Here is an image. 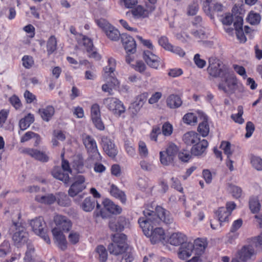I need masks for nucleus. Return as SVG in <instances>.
I'll list each match as a JSON object with an SVG mask.
<instances>
[{
	"mask_svg": "<svg viewBox=\"0 0 262 262\" xmlns=\"http://www.w3.org/2000/svg\"><path fill=\"white\" fill-rule=\"evenodd\" d=\"M153 209L152 206H148L143 212L144 216L139 219L138 223L144 234L149 237L151 243L155 244L165 240L166 237L163 229L156 226L161 222L170 224L172 219L169 212L160 206H157L155 211Z\"/></svg>",
	"mask_w": 262,
	"mask_h": 262,
	"instance_id": "nucleus-1",
	"label": "nucleus"
},
{
	"mask_svg": "<svg viewBox=\"0 0 262 262\" xmlns=\"http://www.w3.org/2000/svg\"><path fill=\"white\" fill-rule=\"evenodd\" d=\"M108 65L104 68V78L106 83L102 85V90L107 92L110 95H113V90L119 87L120 83L118 80L113 76L115 70L116 62L114 58L110 57L107 60Z\"/></svg>",
	"mask_w": 262,
	"mask_h": 262,
	"instance_id": "nucleus-2",
	"label": "nucleus"
},
{
	"mask_svg": "<svg viewBox=\"0 0 262 262\" xmlns=\"http://www.w3.org/2000/svg\"><path fill=\"white\" fill-rule=\"evenodd\" d=\"M112 242L108 246V250L111 254L118 255L124 253L127 248L126 235L123 233H116L112 235Z\"/></svg>",
	"mask_w": 262,
	"mask_h": 262,
	"instance_id": "nucleus-3",
	"label": "nucleus"
},
{
	"mask_svg": "<svg viewBox=\"0 0 262 262\" xmlns=\"http://www.w3.org/2000/svg\"><path fill=\"white\" fill-rule=\"evenodd\" d=\"M224 79L219 83L218 89L223 91L225 93L228 95L234 94L237 90H240L242 84H240L235 76L228 74L224 77Z\"/></svg>",
	"mask_w": 262,
	"mask_h": 262,
	"instance_id": "nucleus-4",
	"label": "nucleus"
},
{
	"mask_svg": "<svg viewBox=\"0 0 262 262\" xmlns=\"http://www.w3.org/2000/svg\"><path fill=\"white\" fill-rule=\"evenodd\" d=\"M82 142L89 155V159L92 161H101L102 157L98 151L95 140L90 135L82 136Z\"/></svg>",
	"mask_w": 262,
	"mask_h": 262,
	"instance_id": "nucleus-5",
	"label": "nucleus"
},
{
	"mask_svg": "<svg viewBox=\"0 0 262 262\" xmlns=\"http://www.w3.org/2000/svg\"><path fill=\"white\" fill-rule=\"evenodd\" d=\"M12 235V240L15 244H19L27 238L28 233L26 227L21 223L12 221V224L9 230Z\"/></svg>",
	"mask_w": 262,
	"mask_h": 262,
	"instance_id": "nucleus-6",
	"label": "nucleus"
},
{
	"mask_svg": "<svg viewBox=\"0 0 262 262\" xmlns=\"http://www.w3.org/2000/svg\"><path fill=\"white\" fill-rule=\"evenodd\" d=\"M103 102L106 108L117 117L125 112L123 103L118 98L107 97L103 99Z\"/></svg>",
	"mask_w": 262,
	"mask_h": 262,
	"instance_id": "nucleus-7",
	"label": "nucleus"
},
{
	"mask_svg": "<svg viewBox=\"0 0 262 262\" xmlns=\"http://www.w3.org/2000/svg\"><path fill=\"white\" fill-rule=\"evenodd\" d=\"M62 169L58 166L54 167L52 171V176L56 179L59 180L65 184L69 182V173L72 172L69 161L66 159H62L61 161Z\"/></svg>",
	"mask_w": 262,
	"mask_h": 262,
	"instance_id": "nucleus-8",
	"label": "nucleus"
},
{
	"mask_svg": "<svg viewBox=\"0 0 262 262\" xmlns=\"http://www.w3.org/2000/svg\"><path fill=\"white\" fill-rule=\"evenodd\" d=\"M95 21L110 40L117 41L121 37V35L119 31L105 19L100 18Z\"/></svg>",
	"mask_w": 262,
	"mask_h": 262,
	"instance_id": "nucleus-9",
	"label": "nucleus"
},
{
	"mask_svg": "<svg viewBox=\"0 0 262 262\" xmlns=\"http://www.w3.org/2000/svg\"><path fill=\"white\" fill-rule=\"evenodd\" d=\"M178 147L174 144L168 146L165 150L160 152L161 163L165 166L170 165L173 162V158L177 152Z\"/></svg>",
	"mask_w": 262,
	"mask_h": 262,
	"instance_id": "nucleus-10",
	"label": "nucleus"
},
{
	"mask_svg": "<svg viewBox=\"0 0 262 262\" xmlns=\"http://www.w3.org/2000/svg\"><path fill=\"white\" fill-rule=\"evenodd\" d=\"M154 51L144 50L143 58L146 64L150 68L158 69L164 66V62L160 58L153 53Z\"/></svg>",
	"mask_w": 262,
	"mask_h": 262,
	"instance_id": "nucleus-11",
	"label": "nucleus"
},
{
	"mask_svg": "<svg viewBox=\"0 0 262 262\" xmlns=\"http://www.w3.org/2000/svg\"><path fill=\"white\" fill-rule=\"evenodd\" d=\"M102 148L107 155L111 158H115L117 154L118 150L114 141L106 136L101 137L100 142Z\"/></svg>",
	"mask_w": 262,
	"mask_h": 262,
	"instance_id": "nucleus-12",
	"label": "nucleus"
},
{
	"mask_svg": "<svg viewBox=\"0 0 262 262\" xmlns=\"http://www.w3.org/2000/svg\"><path fill=\"white\" fill-rule=\"evenodd\" d=\"M155 10L154 7H150L145 4V7L140 5L134 7L130 10V13L135 19H142L148 17Z\"/></svg>",
	"mask_w": 262,
	"mask_h": 262,
	"instance_id": "nucleus-13",
	"label": "nucleus"
},
{
	"mask_svg": "<svg viewBox=\"0 0 262 262\" xmlns=\"http://www.w3.org/2000/svg\"><path fill=\"white\" fill-rule=\"evenodd\" d=\"M53 221L56 226L54 228H57L61 232H68L72 228L71 221L64 215L56 214L54 216Z\"/></svg>",
	"mask_w": 262,
	"mask_h": 262,
	"instance_id": "nucleus-14",
	"label": "nucleus"
},
{
	"mask_svg": "<svg viewBox=\"0 0 262 262\" xmlns=\"http://www.w3.org/2000/svg\"><path fill=\"white\" fill-rule=\"evenodd\" d=\"M80 35L82 37V44L88 53V56L90 58H93L97 60H100L101 56L95 50L93 40L85 35L82 34H80Z\"/></svg>",
	"mask_w": 262,
	"mask_h": 262,
	"instance_id": "nucleus-15",
	"label": "nucleus"
},
{
	"mask_svg": "<svg viewBox=\"0 0 262 262\" xmlns=\"http://www.w3.org/2000/svg\"><path fill=\"white\" fill-rule=\"evenodd\" d=\"M203 3V8L204 12L211 17L214 13L221 12L223 10L222 4L212 2V0H201Z\"/></svg>",
	"mask_w": 262,
	"mask_h": 262,
	"instance_id": "nucleus-16",
	"label": "nucleus"
},
{
	"mask_svg": "<svg viewBox=\"0 0 262 262\" xmlns=\"http://www.w3.org/2000/svg\"><path fill=\"white\" fill-rule=\"evenodd\" d=\"M207 71L209 74L212 77L222 78L225 77L229 72L227 68H221L219 62L210 63Z\"/></svg>",
	"mask_w": 262,
	"mask_h": 262,
	"instance_id": "nucleus-17",
	"label": "nucleus"
},
{
	"mask_svg": "<svg viewBox=\"0 0 262 262\" xmlns=\"http://www.w3.org/2000/svg\"><path fill=\"white\" fill-rule=\"evenodd\" d=\"M121 40L127 54H134L136 51V43L134 38L126 33L121 36Z\"/></svg>",
	"mask_w": 262,
	"mask_h": 262,
	"instance_id": "nucleus-18",
	"label": "nucleus"
},
{
	"mask_svg": "<svg viewBox=\"0 0 262 262\" xmlns=\"http://www.w3.org/2000/svg\"><path fill=\"white\" fill-rule=\"evenodd\" d=\"M85 178L83 176H78L76 178L75 181L71 185L68 193L70 196L74 197L85 189L84 183Z\"/></svg>",
	"mask_w": 262,
	"mask_h": 262,
	"instance_id": "nucleus-19",
	"label": "nucleus"
},
{
	"mask_svg": "<svg viewBox=\"0 0 262 262\" xmlns=\"http://www.w3.org/2000/svg\"><path fill=\"white\" fill-rule=\"evenodd\" d=\"M21 152L42 162H47L49 160V157L45 152L41 151L36 149L25 148L22 149Z\"/></svg>",
	"mask_w": 262,
	"mask_h": 262,
	"instance_id": "nucleus-20",
	"label": "nucleus"
},
{
	"mask_svg": "<svg viewBox=\"0 0 262 262\" xmlns=\"http://www.w3.org/2000/svg\"><path fill=\"white\" fill-rule=\"evenodd\" d=\"M255 254L254 249L250 245L244 246L237 253L239 259L244 262L250 259Z\"/></svg>",
	"mask_w": 262,
	"mask_h": 262,
	"instance_id": "nucleus-21",
	"label": "nucleus"
},
{
	"mask_svg": "<svg viewBox=\"0 0 262 262\" xmlns=\"http://www.w3.org/2000/svg\"><path fill=\"white\" fill-rule=\"evenodd\" d=\"M52 232L59 248L63 251L65 250L67 248L68 243L62 232L58 230L57 228H53Z\"/></svg>",
	"mask_w": 262,
	"mask_h": 262,
	"instance_id": "nucleus-22",
	"label": "nucleus"
},
{
	"mask_svg": "<svg viewBox=\"0 0 262 262\" xmlns=\"http://www.w3.org/2000/svg\"><path fill=\"white\" fill-rule=\"evenodd\" d=\"M30 225L34 232L37 235L42 234L43 231L46 230V223L43 218L41 216L36 217L35 219L31 220Z\"/></svg>",
	"mask_w": 262,
	"mask_h": 262,
	"instance_id": "nucleus-23",
	"label": "nucleus"
},
{
	"mask_svg": "<svg viewBox=\"0 0 262 262\" xmlns=\"http://www.w3.org/2000/svg\"><path fill=\"white\" fill-rule=\"evenodd\" d=\"M96 205L97 209L100 208V205L95 199L89 196L86 198L80 204V208L85 212L92 211Z\"/></svg>",
	"mask_w": 262,
	"mask_h": 262,
	"instance_id": "nucleus-24",
	"label": "nucleus"
},
{
	"mask_svg": "<svg viewBox=\"0 0 262 262\" xmlns=\"http://www.w3.org/2000/svg\"><path fill=\"white\" fill-rule=\"evenodd\" d=\"M208 146V141L205 139L201 140L195 143L191 148V154L195 156L202 155Z\"/></svg>",
	"mask_w": 262,
	"mask_h": 262,
	"instance_id": "nucleus-25",
	"label": "nucleus"
},
{
	"mask_svg": "<svg viewBox=\"0 0 262 262\" xmlns=\"http://www.w3.org/2000/svg\"><path fill=\"white\" fill-rule=\"evenodd\" d=\"M201 119H202V121L199 124L197 130L199 135H201L203 137H206L209 135L210 132L208 117L206 115L203 114Z\"/></svg>",
	"mask_w": 262,
	"mask_h": 262,
	"instance_id": "nucleus-26",
	"label": "nucleus"
},
{
	"mask_svg": "<svg viewBox=\"0 0 262 262\" xmlns=\"http://www.w3.org/2000/svg\"><path fill=\"white\" fill-rule=\"evenodd\" d=\"M72 165L73 168L77 173H84L88 168V167L84 165V160L81 155H78L74 158Z\"/></svg>",
	"mask_w": 262,
	"mask_h": 262,
	"instance_id": "nucleus-27",
	"label": "nucleus"
},
{
	"mask_svg": "<svg viewBox=\"0 0 262 262\" xmlns=\"http://www.w3.org/2000/svg\"><path fill=\"white\" fill-rule=\"evenodd\" d=\"M38 112L43 121L49 122L54 115L55 111L53 106L48 105L45 107L39 108Z\"/></svg>",
	"mask_w": 262,
	"mask_h": 262,
	"instance_id": "nucleus-28",
	"label": "nucleus"
},
{
	"mask_svg": "<svg viewBox=\"0 0 262 262\" xmlns=\"http://www.w3.org/2000/svg\"><path fill=\"white\" fill-rule=\"evenodd\" d=\"M194 250L193 244L191 243H184L181 246V249L179 252V257L182 259H185L190 257Z\"/></svg>",
	"mask_w": 262,
	"mask_h": 262,
	"instance_id": "nucleus-29",
	"label": "nucleus"
},
{
	"mask_svg": "<svg viewBox=\"0 0 262 262\" xmlns=\"http://www.w3.org/2000/svg\"><path fill=\"white\" fill-rule=\"evenodd\" d=\"M183 141L187 145H193L200 139L199 134L194 131L186 133L183 136Z\"/></svg>",
	"mask_w": 262,
	"mask_h": 262,
	"instance_id": "nucleus-30",
	"label": "nucleus"
},
{
	"mask_svg": "<svg viewBox=\"0 0 262 262\" xmlns=\"http://www.w3.org/2000/svg\"><path fill=\"white\" fill-rule=\"evenodd\" d=\"M207 245L208 243L206 238H198L195 239L194 241L193 246L196 254L198 255L202 254L207 247Z\"/></svg>",
	"mask_w": 262,
	"mask_h": 262,
	"instance_id": "nucleus-31",
	"label": "nucleus"
},
{
	"mask_svg": "<svg viewBox=\"0 0 262 262\" xmlns=\"http://www.w3.org/2000/svg\"><path fill=\"white\" fill-rule=\"evenodd\" d=\"M110 193L112 196L119 200L122 204H125L126 196L124 192L120 190L115 185L112 184Z\"/></svg>",
	"mask_w": 262,
	"mask_h": 262,
	"instance_id": "nucleus-32",
	"label": "nucleus"
},
{
	"mask_svg": "<svg viewBox=\"0 0 262 262\" xmlns=\"http://www.w3.org/2000/svg\"><path fill=\"white\" fill-rule=\"evenodd\" d=\"M186 240V236L181 232L172 233L169 238V243L174 246L182 245Z\"/></svg>",
	"mask_w": 262,
	"mask_h": 262,
	"instance_id": "nucleus-33",
	"label": "nucleus"
},
{
	"mask_svg": "<svg viewBox=\"0 0 262 262\" xmlns=\"http://www.w3.org/2000/svg\"><path fill=\"white\" fill-rule=\"evenodd\" d=\"M35 200L41 204L51 205L56 202V196L52 193L48 194L46 195H37L35 196Z\"/></svg>",
	"mask_w": 262,
	"mask_h": 262,
	"instance_id": "nucleus-34",
	"label": "nucleus"
},
{
	"mask_svg": "<svg viewBox=\"0 0 262 262\" xmlns=\"http://www.w3.org/2000/svg\"><path fill=\"white\" fill-rule=\"evenodd\" d=\"M103 204L104 208L112 214H119L122 212L121 207L110 200H105L103 202Z\"/></svg>",
	"mask_w": 262,
	"mask_h": 262,
	"instance_id": "nucleus-35",
	"label": "nucleus"
},
{
	"mask_svg": "<svg viewBox=\"0 0 262 262\" xmlns=\"http://www.w3.org/2000/svg\"><path fill=\"white\" fill-rule=\"evenodd\" d=\"M182 103L181 98L177 95H170L166 100L167 105L170 108H178L181 105Z\"/></svg>",
	"mask_w": 262,
	"mask_h": 262,
	"instance_id": "nucleus-36",
	"label": "nucleus"
},
{
	"mask_svg": "<svg viewBox=\"0 0 262 262\" xmlns=\"http://www.w3.org/2000/svg\"><path fill=\"white\" fill-rule=\"evenodd\" d=\"M215 215L218 219V221L220 223V226L222 225V223L228 222L229 217L230 216V213L227 211L226 209L224 207H220L215 212Z\"/></svg>",
	"mask_w": 262,
	"mask_h": 262,
	"instance_id": "nucleus-37",
	"label": "nucleus"
},
{
	"mask_svg": "<svg viewBox=\"0 0 262 262\" xmlns=\"http://www.w3.org/2000/svg\"><path fill=\"white\" fill-rule=\"evenodd\" d=\"M34 121L33 114L29 113L24 118L21 119L19 122V126L21 130H24L28 128L30 125Z\"/></svg>",
	"mask_w": 262,
	"mask_h": 262,
	"instance_id": "nucleus-38",
	"label": "nucleus"
},
{
	"mask_svg": "<svg viewBox=\"0 0 262 262\" xmlns=\"http://www.w3.org/2000/svg\"><path fill=\"white\" fill-rule=\"evenodd\" d=\"M148 97L147 92H144L139 95L136 98V100L133 103V106L136 110H139L146 101Z\"/></svg>",
	"mask_w": 262,
	"mask_h": 262,
	"instance_id": "nucleus-39",
	"label": "nucleus"
},
{
	"mask_svg": "<svg viewBox=\"0 0 262 262\" xmlns=\"http://www.w3.org/2000/svg\"><path fill=\"white\" fill-rule=\"evenodd\" d=\"M57 48V41L54 35L51 36L47 43V52L48 56L52 54Z\"/></svg>",
	"mask_w": 262,
	"mask_h": 262,
	"instance_id": "nucleus-40",
	"label": "nucleus"
},
{
	"mask_svg": "<svg viewBox=\"0 0 262 262\" xmlns=\"http://www.w3.org/2000/svg\"><path fill=\"white\" fill-rule=\"evenodd\" d=\"M108 226L112 231L115 232L122 231L124 228L123 221L121 219L111 220L109 222Z\"/></svg>",
	"mask_w": 262,
	"mask_h": 262,
	"instance_id": "nucleus-41",
	"label": "nucleus"
},
{
	"mask_svg": "<svg viewBox=\"0 0 262 262\" xmlns=\"http://www.w3.org/2000/svg\"><path fill=\"white\" fill-rule=\"evenodd\" d=\"M56 202L58 204L61 206H69L70 205L71 201L68 196L64 193L58 192L56 193Z\"/></svg>",
	"mask_w": 262,
	"mask_h": 262,
	"instance_id": "nucleus-42",
	"label": "nucleus"
},
{
	"mask_svg": "<svg viewBox=\"0 0 262 262\" xmlns=\"http://www.w3.org/2000/svg\"><path fill=\"white\" fill-rule=\"evenodd\" d=\"M96 252L99 255L98 259L100 262H105L107 259V252L104 246L98 245L96 249Z\"/></svg>",
	"mask_w": 262,
	"mask_h": 262,
	"instance_id": "nucleus-43",
	"label": "nucleus"
},
{
	"mask_svg": "<svg viewBox=\"0 0 262 262\" xmlns=\"http://www.w3.org/2000/svg\"><path fill=\"white\" fill-rule=\"evenodd\" d=\"M183 120L185 123L194 125L198 122V117L194 113H188L184 116Z\"/></svg>",
	"mask_w": 262,
	"mask_h": 262,
	"instance_id": "nucleus-44",
	"label": "nucleus"
},
{
	"mask_svg": "<svg viewBox=\"0 0 262 262\" xmlns=\"http://www.w3.org/2000/svg\"><path fill=\"white\" fill-rule=\"evenodd\" d=\"M192 155L191 151L187 149H182L178 152V158L182 162H188L191 158Z\"/></svg>",
	"mask_w": 262,
	"mask_h": 262,
	"instance_id": "nucleus-45",
	"label": "nucleus"
},
{
	"mask_svg": "<svg viewBox=\"0 0 262 262\" xmlns=\"http://www.w3.org/2000/svg\"><path fill=\"white\" fill-rule=\"evenodd\" d=\"M249 208L253 213L258 212L260 208V204L258 200L256 198H250L249 202Z\"/></svg>",
	"mask_w": 262,
	"mask_h": 262,
	"instance_id": "nucleus-46",
	"label": "nucleus"
},
{
	"mask_svg": "<svg viewBox=\"0 0 262 262\" xmlns=\"http://www.w3.org/2000/svg\"><path fill=\"white\" fill-rule=\"evenodd\" d=\"M138 152L142 158H146L148 156V150L146 143L143 141L138 143Z\"/></svg>",
	"mask_w": 262,
	"mask_h": 262,
	"instance_id": "nucleus-47",
	"label": "nucleus"
},
{
	"mask_svg": "<svg viewBox=\"0 0 262 262\" xmlns=\"http://www.w3.org/2000/svg\"><path fill=\"white\" fill-rule=\"evenodd\" d=\"M250 159L252 166L257 170L262 171V159L259 157L252 155Z\"/></svg>",
	"mask_w": 262,
	"mask_h": 262,
	"instance_id": "nucleus-48",
	"label": "nucleus"
},
{
	"mask_svg": "<svg viewBox=\"0 0 262 262\" xmlns=\"http://www.w3.org/2000/svg\"><path fill=\"white\" fill-rule=\"evenodd\" d=\"M228 190L234 198L238 199L242 195V189L238 186L230 184Z\"/></svg>",
	"mask_w": 262,
	"mask_h": 262,
	"instance_id": "nucleus-49",
	"label": "nucleus"
},
{
	"mask_svg": "<svg viewBox=\"0 0 262 262\" xmlns=\"http://www.w3.org/2000/svg\"><path fill=\"white\" fill-rule=\"evenodd\" d=\"M237 111L238 113L236 114H232L231 117L236 123L242 124L244 122V119L242 117L243 114V106H238Z\"/></svg>",
	"mask_w": 262,
	"mask_h": 262,
	"instance_id": "nucleus-50",
	"label": "nucleus"
},
{
	"mask_svg": "<svg viewBox=\"0 0 262 262\" xmlns=\"http://www.w3.org/2000/svg\"><path fill=\"white\" fill-rule=\"evenodd\" d=\"M161 133L166 137H169L171 135L173 132V126L168 121H167L162 125Z\"/></svg>",
	"mask_w": 262,
	"mask_h": 262,
	"instance_id": "nucleus-51",
	"label": "nucleus"
},
{
	"mask_svg": "<svg viewBox=\"0 0 262 262\" xmlns=\"http://www.w3.org/2000/svg\"><path fill=\"white\" fill-rule=\"evenodd\" d=\"M9 101L16 110H19L23 106V104L20 99L15 94L13 95L9 98Z\"/></svg>",
	"mask_w": 262,
	"mask_h": 262,
	"instance_id": "nucleus-52",
	"label": "nucleus"
},
{
	"mask_svg": "<svg viewBox=\"0 0 262 262\" xmlns=\"http://www.w3.org/2000/svg\"><path fill=\"white\" fill-rule=\"evenodd\" d=\"M261 19L260 15L258 13L251 12L249 13L248 17V21L251 25L258 24Z\"/></svg>",
	"mask_w": 262,
	"mask_h": 262,
	"instance_id": "nucleus-53",
	"label": "nucleus"
},
{
	"mask_svg": "<svg viewBox=\"0 0 262 262\" xmlns=\"http://www.w3.org/2000/svg\"><path fill=\"white\" fill-rule=\"evenodd\" d=\"M158 43L160 46L167 51L170 50L172 48V45L169 42L168 38L165 36L160 37L158 40Z\"/></svg>",
	"mask_w": 262,
	"mask_h": 262,
	"instance_id": "nucleus-54",
	"label": "nucleus"
},
{
	"mask_svg": "<svg viewBox=\"0 0 262 262\" xmlns=\"http://www.w3.org/2000/svg\"><path fill=\"white\" fill-rule=\"evenodd\" d=\"M24 97L27 104L36 103L37 101L36 96L27 90L25 91Z\"/></svg>",
	"mask_w": 262,
	"mask_h": 262,
	"instance_id": "nucleus-55",
	"label": "nucleus"
},
{
	"mask_svg": "<svg viewBox=\"0 0 262 262\" xmlns=\"http://www.w3.org/2000/svg\"><path fill=\"white\" fill-rule=\"evenodd\" d=\"M220 148L224 151L227 158H229L232 154L231 150V144L229 141H223L221 142Z\"/></svg>",
	"mask_w": 262,
	"mask_h": 262,
	"instance_id": "nucleus-56",
	"label": "nucleus"
},
{
	"mask_svg": "<svg viewBox=\"0 0 262 262\" xmlns=\"http://www.w3.org/2000/svg\"><path fill=\"white\" fill-rule=\"evenodd\" d=\"M161 134V130L160 127L158 125L154 126L149 135L150 140L157 142L158 136Z\"/></svg>",
	"mask_w": 262,
	"mask_h": 262,
	"instance_id": "nucleus-57",
	"label": "nucleus"
},
{
	"mask_svg": "<svg viewBox=\"0 0 262 262\" xmlns=\"http://www.w3.org/2000/svg\"><path fill=\"white\" fill-rule=\"evenodd\" d=\"M91 116L92 119L100 117V107L98 104L95 103L92 105L91 108Z\"/></svg>",
	"mask_w": 262,
	"mask_h": 262,
	"instance_id": "nucleus-58",
	"label": "nucleus"
},
{
	"mask_svg": "<svg viewBox=\"0 0 262 262\" xmlns=\"http://www.w3.org/2000/svg\"><path fill=\"white\" fill-rule=\"evenodd\" d=\"M23 65L27 69H30L34 64L33 57L28 55H25L22 58Z\"/></svg>",
	"mask_w": 262,
	"mask_h": 262,
	"instance_id": "nucleus-59",
	"label": "nucleus"
},
{
	"mask_svg": "<svg viewBox=\"0 0 262 262\" xmlns=\"http://www.w3.org/2000/svg\"><path fill=\"white\" fill-rule=\"evenodd\" d=\"M193 61L197 67L200 69L204 68L206 64V61L204 59H201L200 55L198 53L194 55Z\"/></svg>",
	"mask_w": 262,
	"mask_h": 262,
	"instance_id": "nucleus-60",
	"label": "nucleus"
},
{
	"mask_svg": "<svg viewBox=\"0 0 262 262\" xmlns=\"http://www.w3.org/2000/svg\"><path fill=\"white\" fill-rule=\"evenodd\" d=\"M140 165L141 169L145 171H151L154 167L152 163L145 160H141L140 162Z\"/></svg>",
	"mask_w": 262,
	"mask_h": 262,
	"instance_id": "nucleus-61",
	"label": "nucleus"
},
{
	"mask_svg": "<svg viewBox=\"0 0 262 262\" xmlns=\"http://www.w3.org/2000/svg\"><path fill=\"white\" fill-rule=\"evenodd\" d=\"M23 30L28 33L29 37L32 38L35 35V27L31 24L26 25L23 28Z\"/></svg>",
	"mask_w": 262,
	"mask_h": 262,
	"instance_id": "nucleus-62",
	"label": "nucleus"
},
{
	"mask_svg": "<svg viewBox=\"0 0 262 262\" xmlns=\"http://www.w3.org/2000/svg\"><path fill=\"white\" fill-rule=\"evenodd\" d=\"M134 68L135 71L143 73L146 69V66L143 61L140 60L137 61L136 64L134 65Z\"/></svg>",
	"mask_w": 262,
	"mask_h": 262,
	"instance_id": "nucleus-63",
	"label": "nucleus"
},
{
	"mask_svg": "<svg viewBox=\"0 0 262 262\" xmlns=\"http://www.w3.org/2000/svg\"><path fill=\"white\" fill-rule=\"evenodd\" d=\"M68 238L72 244L75 245L79 241L80 235L78 232L72 231L69 235Z\"/></svg>",
	"mask_w": 262,
	"mask_h": 262,
	"instance_id": "nucleus-64",
	"label": "nucleus"
}]
</instances>
